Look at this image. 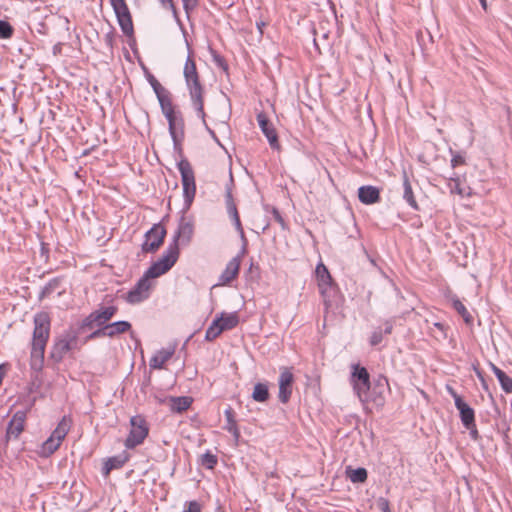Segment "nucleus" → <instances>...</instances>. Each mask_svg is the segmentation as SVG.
<instances>
[{
    "label": "nucleus",
    "mask_w": 512,
    "mask_h": 512,
    "mask_svg": "<svg viewBox=\"0 0 512 512\" xmlns=\"http://www.w3.org/2000/svg\"><path fill=\"white\" fill-rule=\"evenodd\" d=\"M51 293H53L52 290H50V288L45 285L40 293V297L41 298L46 297V296L50 295Z\"/></svg>",
    "instance_id": "nucleus-59"
},
{
    "label": "nucleus",
    "mask_w": 512,
    "mask_h": 512,
    "mask_svg": "<svg viewBox=\"0 0 512 512\" xmlns=\"http://www.w3.org/2000/svg\"><path fill=\"white\" fill-rule=\"evenodd\" d=\"M122 32L130 36L133 34V22L125 0H109Z\"/></svg>",
    "instance_id": "nucleus-12"
},
{
    "label": "nucleus",
    "mask_w": 512,
    "mask_h": 512,
    "mask_svg": "<svg viewBox=\"0 0 512 512\" xmlns=\"http://www.w3.org/2000/svg\"><path fill=\"white\" fill-rule=\"evenodd\" d=\"M81 338L87 335L88 331H94L98 328V321L93 311L84 319L70 326Z\"/></svg>",
    "instance_id": "nucleus-20"
},
{
    "label": "nucleus",
    "mask_w": 512,
    "mask_h": 512,
    "mask_svg": "<svg viewBox=\"0 0 512 512\" xmlns=\"http://www.w3.org/2000/svg\"><path fill=\"white\" fill-rule=\"evenodd\" d=\"M212 57H213V61H214V63H215L218 67H220V68H222V69H224V70H227V69H228V65H227V63H226L225 59H224L221 55H219L218 53H216V52H214V51H213V52H212Z\"/></svg>",
    "instance_id": "nucleus-46"
},
{
    "label": "nucleus",
    "mask_w": 512,
    "mask_h": 512,
    "mask_svg": "<svg viewBox=\"0 0 512 512\" xmlns=\"http://www.w3.org/2000/svg\"><path fill=\"white\" fill-rule=\"evenodd\" d=\"M452 306L457 311V313L463 318L466 324L470 325L473 323L472 315L469 313L465 305L458 298H454L452 300Z\"/></svg>",
    "instance_id": "nucleus-34"
},
{
    "label": "nucleus",
    "mask_w": 512,
    "mask_h": 512,
    "mask_svg": "<svg viewBox=\"0 0 512 512\" xmlns=\"http://www.w3.org/2000/svg\"><path fill=\"white\" fill-rule=\"evenodd\" d=\"M185 42H186V46L188 49V56L186 58L184 68H183L184 79L187 80V79H192V78H199L200 75H199L197 67H196V62L193 58L194 52L191 49V46L186 38H185Z\"/></svg>",
    "instance_id": "nucleus-24"
},
{
    "label": "nucleus",
    "mask_w": 512,
    "mask_h": 512,
    "mask_svg": "<svg viewBox=\"0 0 512 512\" xmlns=\"http://www.w3.org/2000/svg\"><path fill=\"white\" fill-rule=\"evenodd\" d=\"M222 329L219 326V320L214 319L212 323L209 325V327L206 330L205 333V340L207 341H213L215 340L221 333Z\"/></svg>",
    "instance_id": "nucleus-36"
},
{
    "label": "nucleus",
    "mask_w": 512,
    "mask_h": 512,
    "mask_svg": "<svg viewBox=\"0 0 512 512\" xmlns=\"http://www.w3.org/2000/svg\"><path fill=\"white\" fill-rule=\"evenodd\" d=\"M185 512H201V505L197 501L187 502V509Z\"/></svg>",
    "instance_id": "nucleus-49"
},
{
    "label": "nucleus",
    "mask_w": 512,
    "mask_h": 512,
    "mask_svg": "<svg viewBox=\"0 0 512 512\" xmlns=\"http://www.w3.org/2000/svg\"><path fill=\"white\" fill-rule=\"evenodd\" d=\"M215 319L219 320V326L221 327L222 331L231 330L239 324V316L237 312H222L217 315Z\"/></svg>",
    "instance_id": "nucleus-27"
},
{
    "label": "nucleus",
    "mask_w": 512,
    "mask_h": 512,
    "mask_svg": "<svg viewBox=\"0 0 512 512\" xmlns=\"http://www.w3.org/2000/svg\"><path fill=\"white\" fill-rule=\"evenodd\" d=\"M203 125L205 126L206 130L208 131L209 135L212 137V139L218 144L221 146V143L218 139V137L216 136L214 130H212L208 125H207V122L205 121V123L203 122Z\"/></svg>",
    "instance_id": "nucleus-54"
},
{
    "label": "nucleus",
    "mask_w": 512,
    "mask_h": 512,
    "mask_svg": "<svg viewBox=\"0 0 512 512\" xmlns=\"http://www.w3.org/2000/svg\"><path fill=\"white\" fill-rule=\"evenodd\" d=\"M61 441L57 440L54 436H50L42 446L43 452L45 454H52L54 453L60 446Z\"/></svg>",
    "instance_id": "nucleus-38"
},
{
    "label": "nucleus",
    "mask_w": 512,
    "mask_h": 512,
    "mask_svg": "<svg viewBox=\"0 0 512 512\" xmlns=\"http://www.w3.org/2000/svg\"><path fill=\"white\" fill-rule=\"evenodd\" d=\"M191 104L194 107L197 116L205 123V111H204V86L202 85L199 78H192L185 80Z\"/></svg>",
    "instance_id": "nucleus-10"
},
{
    "label": "nucleus",
    "mask_w": 512,
    "mask_h": 512,
    "mask_svg": "<svg viewBox=\"0 0 512 512\" xmlns=\"http://www.w3.org/2000/svg\"><path fill=\"white\" fill-rule=\"evenodd\" d=\"M450 153L452 154L451 159V167L456 168L459 165L465 164V158L460 153L454 152L452 149H450Z\"/></svg>",
    "instance_id": "nucleus-45"
},
{
    "label": "nucleus",
    "mask_w": 512,
    "mask_h": 512,
    "mask_svg": "<svg viewBox=\"0 0 512 512\" xmlns=\"http://www.w3.org/2000/svg\"><path fill=\"white\" fill-rule=\"evenodd\" d=\"M166 233V229L161 224H154L151 229L145 233L142 251L144 253L155 252L163 244Z\"/></svg>",
    "instance_id": "nucleus-13"
},
{
    "label": "nucleus",
    "mask_w": 512,
    "mask_h": 512,
    "mask_svg": "<svg viewBox=\"0 0 512 512\" xmlns=\"http://www.w3.org/2000/svg\"><path fill=\"white\" fill-rule=\"evenodd\" d=\"M161 111L168 121L169 134L173 140L174 149L182 154V141L184 139V119L181 113H176L171 93L158 98Z\"/></svg>",
    "instance_id": "nucleus-2"
},
{
    "label": "nucleus",
    "mask_w": 512,
    "mask_h": 512,
    "mask_svg": "<svg viewBox=\"0 0 512 512\" xmlns=\"http://www.w3.org/2000/svg\"><path fill=\"white\" fill-rule=\"evenodd\" d=\"M403 199L408 203V205L412 209H414L416 211L419 210V206L415 199L411 183H410L406 173H404V176H403Z\"/></svg>",
    "instance_id": "nucleus-29"
},
{
    "label": "nucleus",
    "mask_w": 512,
    "mask_h": 512,
    "mask_svg": "<svg viewBox=\"0 0 512 512\" xmlns=\"http://www.w3.org/2000/svg\"><path fill=\"white\" fill-rule=\"evenodd\" d=\"M151 287V281L142 275L134 287L125 294L124 299L132 305L141 303L149 298Z\"/></svg>",
    "instance_id": "nucleus-14"
},
{
    "label": "nucleus",
    "mask_w": 512,
    "mask_h": 512,
    "mask_svg": "<svg viewBox=\"0 0 512 512\" xmlns=\"http://www.w3.org/2000/svg\"><path fill=\"white\" fill-rule=\"evenodd\" d=\"M118 312V307L115 305L103 306L100 305L97 309L93 310L95 316L98 321V328L100 329L104 327V325H108L109 321L116 315Z\"/></svg>",
    "instance_id": "nucleus-22"
},
{
    "label": "nucleus",
    "mask_w": 512,
    "mask_h": 512,
    "mask_svg": "<svg viewBox=\"0 0 512 512\" xmlns=\"http://www.w3.org/2000/svg\"><path fill=\"white\" fill-rule=\"evenodd\" d=\"M377 507L378 509L381 511V512H391V509H390V502L388 499L384 498V497H380L378 500H377Z\"/></svg>",
    "instance_id": "nucleus-47"
},
{
    "label": "nucleus",
    "mask_w": 512,
    "mask_h": 512,
    "mask_svg": "<svg viewBox=\"0 0 512 512\" xmlns=\"http://www.w3.org/2000/svg\"><path fill=\"white\" fill-rule=\"evenodd\" d=\"M346 474L352 483H363L368 477L367 470L363 467H358L356 469L348 467Z\"/></svg>",
    "instance_id": "nucleus-32"
},
{
    "label": "nucleus",
    "mask_w": 512,
    "mask_h": 512,
    "mask_svg": "<svg viewBox=\"0 0 512 512\" xmlns=\"http://www.w3.org/2000/svg\"><path fill=\"white\" fill-rule=\"evenodd\" d=\"M498 381L501 385V388L502 390L507 393V394H510L512 393V378L509 377L505 372L499 376L498 378Z\"/></svg>",
    "instance_id": "nucleus-41"
},
{
    "label": "nucleus",
    "mask_w": 512,
    "mask_h": 512,
    "mask_svg": "<svg viewBox=\"0 0 512 512\" xmlns=\"http://www.w3.org/2000/svg\"><path fill=\"white\" fill-rule=\"evenodd\" d=\"M159 2L161 3L163 8H167V9L171 10L175 20L181 26V29H182L184 37H186V30L183 28V26L181 24V21H180L179 16H178V11H177V9H176V7L174 5L173 0H159Z\"/></svg>",
    "instance_id": "nucleus-39"
},
{
    "label": "nucleus",
    "mask_w": 512,
    "mask_h": 512,
    "mask_svg": "<svg viewBox=\"0 0 512 512\" xmlns=\"http://www.w3.org/2000/svg\"><path fill=\"white\" fill-rule=\"evenodd\" d=\"M226 206L227 213L229 214L232 222H234L236 219H240L237 207L233 201V197L230 191H227L226 193Z\"/></svg>",
    "instance_id": "nucleus-37"
},
{
    "label": "nucleus",
    "mask_w": 512,
    "mask_h": 512,
    "mask_svg": "<svg viewBox=\"0 0 512 512\" xmlns=\"http://www.w3.org/2000/svg\"><path fill=\"white\" fill-rule=\"evenodd\" d=\"M236 230L238 231L239 235H240V238L242 240V248H241V255H244L246 253V247H247V238L245 236V233H244V230H243V227H242V224H241V221L240 219H236L234 222H233Z\"/></svg>",
    "instance_id": "nucleus-42"
},
{
    "label": "nucleus",
    "mask_w": 512,
    "mask_h": 512,
    "mask_svg": "<svg viewBox=\"0 0 512 512\" xmlns=\"http://www.w3.org/2000/svg\"><path fill=\"white\" fill-rule=\"evenodd\" d=\"M128 460L129 455L126 452H122L121 454L109 457L102 467L103 475L107 476L112 470L122 468Z\"/></svg>",
    "instance_id": "nucleus-23"
},
{
    "label": "nucleus",
    "mask_w": 512,
    "mask_h": 512,
    "mask_svg": "<svg viewBox=\"0 0 512 512\" xmlns=\"http://www.w3.org/2000/svg\"><path fill=\"white\" fill-rule=\"evenodd\" d=\"M257 122L262 133L267 138L270 147L273 150H280V143L275 127L264 112L257 114Z\"/></svg>",
    "instance_id": "nucleus-16"
},
{
    "label": "nucleus",
    "mask_w": 512,
    "mask_h": 512,
    "mask_svg": "<svg viewBox=\"0 0 512 512\" xmlns=\"http://www.w3.org/2000/svg\"><path fill=\"white\" fill-rule=\"evenodd\" d=\"M174 348L161 349L158 351L149 362L152 369H162L164 364L173 356Z\"/></svg>",
    "instance_id": "nucleus-28"
},
{
    "label": "nucleus",
    "mask_w": 512,
    "mask_h": 512,
    "mask_svg": "<svg viewBox=\"0 0 512 512\" xmlns=\"http://www.w3.org/2000/svg\"><path fill=\"white\" fill-rule=\"evenodd\" d=\"M467 430H469V435L471 437V439H473L474 441H478L480 439V435H479V432L476 428V424L474 423V426L473 427H470V428H466Z\"/></svg>",
    "instance_id": "nucleus-53"
},
{
    "label": "nucleus",
    "mask_w": 512,
    "mask_h": 512,
    "mask_svg": "<svg viewBox=\"0 0 512 512\" xmlns=\"http://www.w3.org/2000/svg\"><path fill=\"white\" fill-rule=\"evenodd\" d=\"M194 235V220L191 216H186V212L182 210V216L179 219L177 229L173 235L172 242L169 245H175L179 250V246H187Z\"/></svg>",
    "instance_id": "nucleus-8"
},
{
    "label": "nucleus",
    "mask_w": 512,
    "mask_h": 512,
    "mask_svg": "<svg viewBox=\"0 0 512 512\" xmlns=\"http://www.w3.org/2000/svg\"><path fill=\"white\" fill-rule=\"evenodd\" d=\"M177 168L181 175V182L183 187V211L187 212L190 209L196 195L195 173L190 162L186 158H182L177 163Z\"/></svg>",
    "instance_id": "nucleus-4"
},
{
    "label": "nucleus",
    "mask_w": 512,
    "mask_h": 512,
    "mask_svg": "<svg viewBox=\"0 0 512 512\" xmlns=\"http://www.w3.org/2000/svg\"><path fill=\"white\" fill-rule=\"evenodd\" d=\"M152 89H153L154 93L156 94L157 99L170 93L165 87H163L159 83V81L154 86H152Z\"/></svg>",
    "instance_id": "nucleus-48"
},
{
    "label": "nucleus",
    "mask_w": 512,
    "mask_h": 512,
    "mask_svg": "<svg viewBox=\"0 0 512 512\" xmlns=\"http://www.w3.org/2000/svg\"><path fill=\"white\" fill-rule=\"evenodd\" d=\"M167 402L172 412L181 413L190 408L193 399L188 396H170L168 397Z\"/></svg>",
    "instance_id": "nucleus-25"
},
{
    "label": "nucleus",
    "mask_w": 512,
    "mask_h": 512,
    "mask_svg": "<svg viewBox=\"0 0 512 512\" xmlns=\"http://www.w3.org/2000/svg\"><path fill=\"white\" fill-rule=\"evenodd\" d=\"M144 70H145V74H146V79H147V81L149 82V84L151 85V87H152V86H154V85L158 82V80L154 77V75H152V74L148 71V69H146V68H145Z\"/></svg>",
    "instance_id": "nucleus-55"
},
{
    "label": "nucleus",
    "mask_w": 512,
    "mask_h": 512,
    "mask_svg": "<svg viewBox=\"0 0 512 512\" xmlns=\"http://www.w3.org/2000/svg\"><path fill=\"white\" fill-rule=\"evenodd\" d=\"M359 201L365 205H372L380 201V190L372 185H364L358 189Z\"/></svg>",
    "instance_id": "nucleus-21"
},
{
    "label": "nucleus",
    "mask_w": 512,
    "mask_h": 512,
    "mask_svg": "<svg viewBox=\"0 0 512 512\" xmlns=\"http://www.w3.org/2000/svg\"><path fill=\"white\" fill-rule=\"evenodd\" d=\"M251 397L256 402H266L270 397L268 385L261 382L256 383Z\"/></svg>",
    "instance_id": "nucleus-30"
},
{
    "label": "nucleus",
    "mask_w": 512,
    "mask_h": 512,
    "mask_svg": "<svg viewBox=\"0 0 512 512\" xmlns=\"http://www.w3.org/2000/svg\"><path fill=\"white\" fill-rule=\"evenodd\" d=\"M27 413L26 411L19 410L16 411L13 415L12 419L9 421L6 431V436L8 439L15 438L17 439L21 432L24 430V424L26 421Z\"/></svg>",
    "instance_id": "nucleus-18"
},
{
    "label": "nucleus",
    "mask_w": 512,
    "mask_h": 512,
    "mask_svg": "<svg viewBox=\"0 0 512 512\" xmlns=\"http://www.w3.org/2000/svg\"><path fill=\"white\" fill-rule=\"evenodd\" d=\"M447 390H448L449 394L453 397L455 404H456V399L462 398L452 387L447 386Z\"/></svg>",
    "instance_id": "nucleus-57"
},
{
    "label": "nucleus",
    "mask_w": 512,
    "mask_h": 512,
    "mask_svg": "<svg viewBox=\"0 0 512 512\" xmlns=\"http://www.w3.org/2000/svg\"><path fill=\"white\" fill-rule=\"evenodd\" d=\"M83 338L69 326L59 336L55 337L49 357L55 363H60L67 354L73 351H80L82 346L88 343L83 342Z\"/></svg>",
    "instance_id": "nucleus-3"
},
{
    "label": "nucleus",
    "mask_w": 512,
    "mask_h": 512,
    "mask_svg": "<svg viewBox=\"0 0 512 512\" xmlns=\"http://www.w3.org/2000/svg\"><path fill=\"white\" fill-rule=\"evenodd\" d=\"M104 43L105 45L109 48V49H113V45H114V34L113 32H108L107 34H105L104 36Z\"/></svg>",
    "instance_id": "nucleus-51"
},
{
    "label": "nucleus",
    "mask_w": 512,
    "mask_h": 512,
    "mask_svg": "<svg viewBox=\"0 0 512 512\" xmlns=\"http://www.w3.org/2000/svg\"><path fill=\"white\" fill-rule=\"evenodd\" d=\"M71 426V420L70 418L64 416L61 421L58 423L57 427L52 432V436H54L57 440L61 441L65 438L67 435L69 429Z\"/></svg>",
    "instance_id": "nucleus-31"
},
{
    "label": "nucleus",
    "mask_w": 512,
    "mask_h": 512,
    "mask_svg": "<svg viewBox=\"0 0 512 512\" xmlns=\"http://www.w3.org/2000/svg\"><path fill=\"white\" fill-rule=\"evenodd\" d=\"M13 34V26L6 20H0V39H10Z\"/></svg>",
    "instance_id": "nucleus-40"
},
{
    "label": "nucleus",
    "mask_w": 512,
    "mask_h": 512,
    "mask_svg": "<svg viewBox=\"0 0 512 512\" xmlns=\"http://www.w3.org/2000/svg\"><path fill=\"white\" fill-rule=\"evenodd\" d=\"M448 188L452 194H458L460 196L470 195V192H467L465 187L462 186L461 180L455 174L449 178Z\"/></svg>",
    "instance_id": "nucleus-33"
},
{
    "label": "nucleus",
    "mask_w": 512,
    "mask_h": 512,
    "mask_svg": "<svg viewBox=\"0 0 512 512\" xmlns=\"http://www.w3.org/2000/svg\"><path fill=\"white\" fill-rule=\"evenodd\" d=\"M315 273L318 281L319 292L324 298V304L326 305V307H329V298L334 292V283L330 275V272L323 263H319L316 266Z\"/></svg>",
    "instance_id": "nucleus-11"
},
{
    "label": "nucleus",
    "mask_w": 512,
    "mask_h": 512,
    "mask_svg": "<svg viewBox=\"0 0 512 512\" xmlns=\"http://www.w3.org/2000/svg\"><path fill=\"white\" fill-rule=\"evenodd\" d=\"M385 328L382 330L383 334L389 335L392 333L393 330V322L390 320H387L385 323Z\"/></svg>",
    "instance_id": "nucleus-56"
},
{
    "label": "nucleus",
    "mask_w": 512,
    "mask_h": 512,
    "mask_svg": "<svg viewBox=\"0 0 512 512\" xmlns=\"http://www.w3.org/2000/svg\"><path fill=\"white\" fill-rule=\"evenodd\" d=\"M50 317L46 312L34 316V330L31 343L30 366L34 371H40L44 364L45 348L50 336Z\"/></svg>",
    "instance_id": "nucleus-1"
},
{
    "label": "nucleus",
    "mask_w": 512,
    "mask_h": 512,
    "mask_svg": "<svg viewBox=\"0 0 512 512\" xmlns=\"http://www.w3.org/2000/svg\"><path fill=\"white\" fill-rule=\"evenodd\" d=\"M182 4L184 11L189 18L191 12L198 6V0H182Z\"/></svg>",
    "instance_id": "nucleus-44"
},
{
    "label": "nucleus",
    "mask_w": 512,
    "mask_h": 512,
    "mask_svg": "<svg viewBox=\"0 0 512 512\" xmlns=\"http://www.w3.org/2000/svg\"><path fill=\"white\" fill-rule=\"evenodd\" d=\"M434 327H436L439 331H441L443 333L444 337H446L445 325L443 323L435 322Z\"/></svg>",
    "instance_id": "nucleus-60"
},
{
    "label": "nucleus",
    "mask_w": 512,
    "mask_h": 512,
    "mask_svg": "<svg viewBox=\"0 0 512 512\" xmlns=\"http://www.w3.org/2000/svg\"><path fill=\"white\" fill-rule=\"evenodd\" d=\"M226 424L224 429L228 431L234 437L235 441L238 442L240 438V430L237 425V421L235 419V412L232 407L228 406V408L224 411Z\"/></svg>",
    "instance_id": "nucleus-26"
},
{
    "label": "nucleus",
    "mask_w": 512,
    "mask_h": 512,
    "mask_svg": "<svg viewBox=\"0 0 512 512\" xmlns=\"http://www.w3.org/2000/svg\"><path fill=\"white\" fill-rule=\"evenodd\" d=\"M179 250L175 245H168L163 255L144 272V276L151 281V279L160 277L168 272L176 263L179 257Z\"/></svg>",
    "instance_id": "nucleus-5"
},
{
    "label": "nucleus",
    "mask_w": 512,
    "mask_h": 512,
    "mask_svg": "<svg viewBox=\"0 0 512 512\" xmlns=\"http://www.w3.org/2000/svg\"><path fill=\"white\" fill-rule=\"evenodd\" d=\"M383 340V332L380 328L375 329L369 339V343L371 346H377Z\"/></svg>",
    "instance_id": "nucleus-43"
},
{
    "label": "nucleus",
    "mask_w": 512,
    "mask_h": 512,
    "mask_svg": "<svg viewBox=\"0 0 512 512\" xmlns=\"http://www.w3.org/2000/svg\"><path fill=\"white\" fill-rule=\"evenodd\" d=\"M455 407L459 411V416L461 422L465 428H470L474 426L475 422V412L472 407H470L463 398L456 399Z\"/></svg>",
    "instance_id": "nucleus-19"
},
{
    "label": "nucleus",
    "mask_w": 512,
    "mask_h": 512,
    "mask_svg": "<svg viewBox=\"0 0 512 512\" xmlns=\"http://www.w3.org/2000/svg\"><path fill=\"white\" fill-rule=\"evenodd\" d=\"M131 327V323L125 320L109 323L108 325H104V327L100 329H96L88 333L83 338V342H89L102 337L114 338L120 334L130 331Z\"/></svg>",
    "instance_id": "nucleus-9"
},
{
    "label": "nucleus",
    "mask_w": 512,
    "mask_h": 512,
    "mask_svg": "<svg viewBox=\"0 0 512 512\" xmlns=\"http://www.w3.org/2000/svg\"><path fill=\"white\" fill-rule=\"evenodd\" d=\"M481 7L484 9V11H487V1L486 0H479Z\"/></svg>",
    "instance_id": "nucleus-61"
},
{
    "label": "nucleus",
    "mask_w": 512,
    "mask_h": 512,
    "mask_svg": "<svg viewBox=\"0 0 512 512\" xmlns=\"http://www.w3.org/2000/svg\"><path fill=\"white\" fill-rule=\"evenodd\" d=\"M293 383L294 375L292 368L285 366L280 367L278 399L281 403L286 404L289 402L293 391Z\"/></svg>",
    "instance_id": "nucleus-15"
},
{
    "label": "nucleus",
    "mask_w": 512,
    "mask_h": 512,
    "mask_svg": "<svg viewBox=\"0 0 512 512\" xmlns=\"http://www.w3.org/2000/svg\"><path fill=\"white\" fill-rule=\"evenodd\" d=\"M491 369L497 378L504 373V371H502L499 367H497L493 363H491Z\"/></svg>",
    "instance_id": "nucleus-58"
},
{
    "label": "nucleus",
    "mask_w": 512,
    "mask_h": 512,
    "mask_svg": "<svg viewBox=\"0 0 512 512\" xmlns=\"http://www.w3.org/2000/svg\"><path fill=\"white\" fill-rule=\"evenodd\" d=\"M200 463L206 469L213 470L218 463V458L211 451H206L201 455Z\"/></svg>",
    "instance_id": "nucleus-35"
},
{
    "label": "nucleus",
    "mask_w": 512,
    "mask_h": 512,
    "mask_svg": "<svg viewBox=\"0 0 512 512\" xmlns=\"http://www.w3.org/2000/svg\"><path fill=\"white\" fill-rule=\"evenodd\" d=\"M272 214H273V217H274L275 221H277L281 225V227L283 229H285V227H286L285 221H284L281 213L279 212V210L276 209V208H273Z\"/></svg>",
    "instance_id": "nucleus-50"
},
{
    "label": "nucleus",
    "mask_w": 512,
    "mask_h": 512,
    "mask_svg": "<svg viewBox=\"0 0 512 512\" xmlns=\"http://www.w3.org/2000/svg\"><path fill=\"white\" fill-rule=\"evenodd\" d=\"M60 283H61V279L56 277V278L49 280V282L46 284V286L49 287L50 290H52V292H54L59 287Z\"/></svg>",
    "instance_id": "nucleus-52"
},
{
    "label": "nucleus",
    "mask_w": 512,
    "mask_h": 512,
    "mask_svg": "<svg viewBox=\"0 0 512 512\" xmlns=\"http://www.w3.org/2000/svg\"><path fill=\"white\" fill-rule=\"evenodd\" d=\"M351 369V384L360 401L364 402L371 387L369 372L360 364H352Z\"/></svg>",
    "instance_id": "nucleus-7"
},
{
    "label": "nucleus",
    "mask_w": 512,
    "mask_h": 512,
    "mask_svg": "<svg viewBox=\"0 0 512 512\" xmlns=\"http://www.w3.org/2000/svg\"><path fill=\"white\" fill-rule=\"evenodd\" d=\"M131 429L124 445L127 449H134L144 442L149 434V426L142 415H135L130 418Z\"/></svg>",
    "instance_id": "nucleus-6"
},
{
    "label": "nucleus",
    "mask_w": 512,
    "mask_h": 512,
    "mask_svg": "<svg viewBox=\"0 0 512 512\" xmlns=\"http://www.w3.org/2000/svg\"><path fill=\"white\" fill-rule=\"evenodd\" d=\"M244 255H241V251L238 255L233 257L227 264L223 272L219 277L218 285H226L229 284L232 280H234L239 273L241 258Z\"/></svg>",
    "instance_id": "nucleus-17"
}]
</instances>
